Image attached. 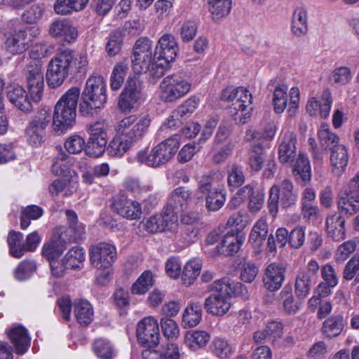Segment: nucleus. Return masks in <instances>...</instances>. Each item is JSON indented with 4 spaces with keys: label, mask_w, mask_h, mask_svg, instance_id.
I'll return each mask as SVG.
<instances>
[{
    "label": "nucleus",
    "mask_w": 359,
    "mask_h": 359,
    "mask_svg": "<svg viewBox=\"0 0 359 359\" xmlns=\"http://www.w3.org/2000/svg\"><path fill=\"white\" fill-rule=\"evenodd\" d=\"M151 123L149 114L130 115L115 126V135L107 151L111 156L122 157L148 133Z\"/></svg>",
    "instance_id": "f257e3e1"
},
{
    "label": "nucleus",
    "mask_w": 359,
    "mask_h": 359,
    "mask_svg": "<svg viewBox=\"0 0 359 359\" xmlns=\"http://www.w3.org/2000/svg\"><path fill=\"white\" fill-rule=\"evenodd\" d=\"M106 82L102 76L93 74L86 81L79 103V112L84 116H92L97 109L107 102Z\"/></svg>",
    "instance_id": "f03ea898"
},
{
    "label": "nucleus",
    "mask_w": 359,
    "mask_h": 359,
    "mask_svg": "<svg viewBox=\"0 0 359 359\" xmlns=\"http://www.w3.org/2000/svg\"><path fill=\"white\" fill-rule=\"evenodd\" d=\"M81 95L79 87L70 88L57 101L53 115L54 130L64 132L75 121L76 109Z\"/></svg>",
    "instance_id": "7ed1b4c3"
},
{
    "label": "nucleus",
    "mask_w": 359,
    "mask_h": 359,
    "mask_svg": "<svg viewBox=\"0 0 359 359\" xmlns=\"http://www.w3.org/2000/svg\"><path fill=\"white\" fill-rule=\"evenodd\" d=\"M180 144V134H175L153 147L149 154L145 149L139 151L135 160L140 164L157 168L168 163L176 154Z\"/></svg>",
    "instance_id": "20e7f679"
},
{
    "label": "nucleus",
    "mask_w": 359,
    "mask_h": 359,
    "mask_svg": "<svg viewBox=\"0 0 359 359\" xmlns=\"http://www.w3.org/2000/svg\"><path fill=\"white\" fill-rule=\"evenodd\" d=\"M212 287L215 291L205 299L204 308L212 316H223L231 306V294L234 287L229 278H222L214 282Z\"/></svg>",
    "instance_id": "39448f33"
},
{
    "label": "nucleus",
    "mask_w": 359,
    "mask_h": 359,
    "mask_svg": "<svg viewBox=\"0 0 359 359\" xmlns=\"http://www.w3.org/2000/svg\"><path fill=\"white\" fill-rule=\"evenodd\" d=\"M221 98L230 102V113L237 123H244L250 116L252 97L249 90L243 87H229L223 90Z\"/></svg>",
    "instance_id": "423d86ee"
},
{
    "label": "nucleus",
    "mask_w": 359,
    "mask_h": 359,
    "mask_svg": "<svg viewBox=\"0 0 359 359\" xmlns=\"http://www.w3.org/2000/svg\"><path fill=\"white\" fill-rule=\"evenodd\" d=\"M221 98L230 102V113L237 123H244L250 116L252 97L249 90L243 87H229L223 90Z\"/></svg>",
    "instance_id": "0eeeda50"
},
{
    "label": "nucleus",
    "mask_w": 359,
    "mask_h": 359,
    "mask_svg": "<svg viewBox=\"0 0 359 359\" xmlns=\"http://www.w3.org/2000/svg\"><path fill=\"white\" fill-rule=\"evenodd\" d=\"M298 199V193L294 190L293 182L285 179L279 184L273 185L269 191L268 208L269 212L275 217L278 212V205L283 209L293 207Z\"/></svg>",
    "instance_id": "6e6552de"
},
{
    "label": "nucleus",
    "mask_w": 359,
    "mask_h": 359,
    "mask_svg": "<svg viewBox=\"0 0 359 359\" xmlns=\"http://www.w3.org/2000/svg\"><path fill=\"white\" fill-rule=\"evenodd\" d=\"M73 51L65 50L56 54L49 62L46 72L48 85L53 88L60 86L72 72Z\"/></svg>",
    "instance_id": "1a4fd4ad"
},
{
    "label": "nucleus",
    "mask_w": 359,
    "mask_h": 359,
    "mask_svg": "<svg viewBox=\"0 0 359 359\" xmlns=\"http://www.w3.org/2000/svg\"><path fill=\"white\" fill-rule=\"evenodd\" d=\"M191 86L190 79L185 74L168 76L160 84L161 97L165 102H174L186 95L191 90Z\"/></svg>",
    "instance_id": "9d476101"
},
{
    "label": "nucleus",
    "mask_w": 359,
    "mask_h": 359,
    "mask_svg": "<svg viewBox=\"0 0 359 359\" xmlns=\"http://www.w3.org/2000/svg\"><path fill=\"white\" fill-rule=\"evenodd\" d=\"M51 113L42 109L37 111L28 122L25 136L27 143L34 147L41 145L46 140V128L50 121Z\"/></svg>",
    "instance_id": "9b49d317"
},
{
    "label": "nucleus",
    "mask_w": 359,
    "mask_h": 359,
    "mask_svg": "<svg viewBox=\"0 0 359 359\" xmlns=\"http://www.w3.org/2000/svg\"><path fill=\"white\" fill-rule=\"evenodd\" d=\"M87 131L89 137L86 142V154L94 158L101 156L108 142L107 124L104 121H96L87 126Z\"/></svg>",
    "instance_id": "f8f14e48"
},
{
    "label": "nucleus",
    "mask_w": 359,
    "mask_h": 359,
    "mask_svg": "<svg viewBox=\"0 0 359 359\" xmlns=\"http://www.w3.org/2000/svg\"><path fill=\"white\" fill-rule=\"evenodd\" d=\"M24 75L32 99L34 102H39L44 88L42 65L36 61H30L24 70Z\"/></svg>",
    "instance_id": "ddd939ff"
},
{
    "label": "nucleus",
    "mask_w": 359,
    "mask_h": 359,
    "mask_svg": "<svg viewBox=\"0 0 359 359\" xmlns=\"http://www.w3.org/2000/svg\"><path fill=\"white\" fill-rule=\"evenodd\" d=\"M138 342L147 348H154L160 339L159 327L157 319L148 316L140 320L136 329Z\"/></svg>",
    "instance_id": "4468645a"
},
{
    "label": "nucleus",
    "mask_w": 359,
    "mask_h": 359,
    "mask_svg": "<svg viewBox=\"0 0 359 359\" xmlns=\"http://www.w3.org/2000/svg\"><path fill=\"white\" fill-rule=\"evenodd\" d=\"M90 264L98 269H109L116 257V248L108 243H99L90 247Z\"/></svg>",
    "instance_id": "2eb2a0df"
},
{
    "label": "nucleus",
    "mask_w": 359,
    "mask_h": 359,
    "mask_svg": "<svg viewBox=\"0 0 359 359\" xmlns=\"http://www.w3.org/2000/svg\"><path fill=\"white\" fill-rule=\"evenodd\" d=\"M178 216L169 215L164 209L160 214L154 215L142 222L143 228L149 233L173 231L177 228Z\"/></svg>",
    "instance_id": "dca6fc26"
},
{
    "label": "nucleus",
    "mask_w": 359,
    "mask_h": 359,
    "mask_svg": "<svg viewBox=\"0 0 359 359\" xmlns=\"http://www.w3.org/2000/svg\"><path fill=\"white\" fill-rule=\"evenodd\" d=\"M111 210L116 214L128 219H140L142 215L141 204L128 199L123 195H118L112 198Z\"/></svg>",
    "instance_id": "f3484780"
},
{
    "label": "nucleus",
    "mask_w": 359,
    "mask_h": 359,
    "mask_svg": "<svg viewBox=\"0 0 359 359\" xmlns=\"http://www.w3.org/2000/svg\"><path fill=\"white\" fill-rule=\"evenodd\" d=\"M192 191L184 187H179L169 195L164 210L169 214L177 216V213L185 210L191 199Z\"/></svg>",
    "instance_id": "a211bd4d"
},
{
    "label": "nucleus",
    "mask_w": 359,
    "mask_h": 359,
    "mask_svg": "<svg viewBox=\"0 0 359 359\" xmlns=\"http://www.w3.org/2000/svg\"><path fill=\"white\" fill-rule=\"evenodd\" d=\"M178 50V44L175 36L170 34H165L158 39L154 56L155 59H162L170 62L175 59Z\"/></svg>",
    "instance_id": "6ab92c4d"
},
{
    "label": "nucleus",
    "mask_w": 359,
    "mask_h": 359,
    "mask_svg": "<svg viewBox=\"0 0 359 359\" xmlns=\"http://www.w3.org/2000/svg\"><path fill=\"white\" fill-rule=\"evenodd\" d=\"M330 162L332 173L341 176L348 162V149L342 144H333L330 147Z\"/></svg>",
    "instance_id": "aec40b11"
},
{
    "label": "nucleus",
    "mask_w": 359,
    "mask_h": 359,
    "mask_svg": "<svg viewBox=\"0 0 359 359\" xmlns=\"http://www.w3.org/2000/svg\"><path fill=\"white\" fill-rule=\"evenodd\" d=\"M32 31L33 29L27 28L16 32L6 41L7 50L13 54H20L25 52L29 47L32 40Z\"/></svg>",
    "instance_id": "412c9836"
},
{
    "label": "nucleus",
    "mask_w": 359,
    "mask_h": 359,
    "mask_svg": "<svg viewBox=\"0 0 359 359\" xmlns=\"http://www.w3.org/2000/svg\"><path fill=\"white\" fill-rule=\"evenodd\" d=\"M285 269L282 264L272 263L266 269L263 277L265 288L270 291L280 289L285 279Z\"/></svg>",
    "instance_id": "4be33fe9"
},
{
    "label": "nucleus",
    "mask_w": 359,
    "mask_h": 359,
    "mask_svg": "<svg viewBox=\"0 0 359 359\" xmlns=\"http://www.w3.org/2000/svg\"><path fill=\"white\" fill-rule=\"evenodd\" d=\"M10 102L24 113H30L33 106L29 96L25 88L19 85L10 86L7 92Z\"/></svg>",
    "instance_id": "5701e85b"
},
{
    "label": "nucleus",
    "mask_w": 359,
    "mask_h": 359,
    "mask_svg": "<svg viewBox=\"0 0 359 359\" xmlns=\"http://www.w3.org/2000/svg\"><path fill=\"white\" fill-rule=\"evenodd\" d=\"M49 32L50 35L62 37L68 42L75 40L78 36L76 28L66 18H58L53 22Z\"/></svg>",
    "instance_id": "b1692460"
},
{
    "label": "nucleus",
    "mask_w": 359,
    "mask_h": 359,
    "mask_svg": "<svg viewBox=\"0 0 359 359\" xmlns=\"http://www.w3.org/2000/svg\"><path fill=\"white\" fill-rule=\"evenodd\" d=\"M332 100L331 93L326 90L323 91L321 102L315 97L309 100L306 104V111L311 116L319 114L322 118H327L330 115Z\"/></svg>",
    "instance_id": "393cba45"
},
{
    "label": "nucleus",
    "mask_w": 359,
    "mask_h": 359,
    "mask_svg": "<svg viewBox=\"0 0 359 359\" xmlns=\"http://www.w3.org/2000/svg\"><path fill=\"white\" fill-rule=\"evenodd\" d=\"M309 31L308 10L304 6L295 8L292 14L291 32L297 37L304 36Z\"/></svg>",
    "instance_id": "a878e982"
},
{
    "label": "nucleus",
    "mask_w": 359,
    "mask_h": 359,
    "mask_svg": "<svg viewBox=\"0 0 359 359\" xmlns=\"http://www.w3.org/2000/svg\"><path fill=\"white\" fill-rule=\"evenodd\" d=\"M296 137L291 132L287 131L282 136L278 149L279 159L282 163L293 162L296 155Z\"/></svg>",
    "instance_id": "bb28decb"
},
{
    "label": "nucleus",
    "mask_w": 359,
    "mask_h": 359,
    "mask_svg": "<svg viewBox=\"0 0 359 359\" xmlns=\"http://www.w3.org/2000/svg\"><path fill=\"white\" fill-rule=\"evenodd\" d=\"M337 205L341 213L348 215L355 214L359 211V194L345 187L340 194Z\"/></svg>",
    "instance_id": "cd10ccee"
},
{
    "label": "nucleus",
    "mask_w": 359,
    "mask_h": 359,
    "mask_svg": "<svg viewBox=\"0 0 359 359\" xmlns=\"http://www.w3.org/2000/svg\"><path fill=\"white\" fill-rule=\"evenodd\" d=\"M8 336L18 354L22 355L28 350L31 339L24 327L18 325L13 327L8 332Z\"/></svg>",
    "instance_id": "c85d7f7f"
},
{
    "label": "nucleus",
    "mask_w": 359,
    "mask_h": 359,
    "mask_svg": "<svg viewBox=\"0 0 359 359\" xmlns=\"http://www.w3.org/2000/svg\"><path fill=\"white\" fill-rule=\"evenodd\" d=\"M243 241L238 233L233 230H229L224 236L222 243L216 247L217 252L224 256H231L238 252Z\"/></svg>",
    "instance_id": "c756f323"
},
{
    "label": "nucleus",
    "mask_w": 359,
    "mask_h": 359,
    "mask_svg": "<svg viewBox=\"0 0 359 359\" xmlns=\"http://www.w3.org/2000/svg\"><path fill=\"white\" fill-rule=\"evenodd\" d=\"M209 351L219 359H229L234 353L235 348L226 338L215 337L210 342Z\"/></svg>",
    "instance_id": "7c9ffc66"
},
{
    "label": "nucleus",
    "mask_w": 359,
    "mask_h": 359,
    "mask_svg": "<svg viewBox=\"0 0 359 359\" xmlns=\"http://www.w3.org/2000/svg\"><path fill=\"white\" fill-rule=\"evenodd\" d=\"M292 174L297 180H301V184L305 186L311 182V168L309 158L299 154L292 167Z\"/></svg>",
    "instance_id": "2f4dec72"
},
{
    "label": "nucleus",
    "mask_w": 359,
    "mask_h": 359,
    "mask_svg": "<svg viewBox=\"0 0 359 359\" xmlns=\"http://www.w3.org/2000/svg\"><path fill=\"white\" fill-rule=\"evenodd\" d=\"M345 219L339 215H332L327 217L326 220L327 233L329 237L335 241L345 238Z\"/></svg>",
    "instance_id": "473e14b6"
},
{
    "label": "nucleus",
    "mask_w": 359,
    "mask_h": 359,
    "mask_svg": "<svg viewBox=\"0 0 359 359\" xmlns=\"http://www.w3.org/2000/svg\"><path fill=\"white\" fill-rule=\"evenodd\" d=\"M221 177L218 173L210 172L208 174H205L199 177L197 180V187L198 193L203 196H206L210 194L211 192L217 191L220 189L217 182Z\"/></svg>",
    "instance_id": "72a5a7b5"
},
{
    "label": "nucleus",
    "mask_w": 359,
    "mask_h": 359,
    "mask_svg": "<svg viewBox=\"0 0 359 359\" xmlns=\"http://www.w3.org/2000/svg\"><path fill=\"white\" fill-rule=\"evenodd\" d=\"M202 306L199 302H191L182 313V324L184 327H194L201 320Z\"/></svg>",
    "instance_id": "f704fd0d"
},
{
    "label": "nucleus",
    "mask_w": 359,
    "mask_h": 359,
    "mask_svg": "<svg viewBox=\"0 0 359 359\" xmlns=\"http://www.w3.org/2000/svg\"><path fill=\"white\" fill-rule=\"evenodd\" d=\"M268 233L269 226L266 220L261 218L254 224L249 236V242L255 248H259L266 240Z\"/></svg>",
    "instance_id": "c9c22d12"
},
{
    "label": "nucleus",
    "mask_w": 359,
    "mask_h": 359,
    "mask_svg": "<svg viewBox=\"0 0 359 359\" xmlns=\"http://www.w3.org/2000/svg\"><path fill=\"white\" fill-rule=\"evenodd\" d=\"M66 242L60 236L53 238L50 242L44 244L42 253L49 261L55 260L66 249Z\"/></svg>",
    "instance_id": "e433bc0d"
},
{
    "label": "nucleus",
    "mask_w": 359,
    "mask_h": 359,
    "mask_svg": "<svg viewBox=\"0 0 359 359\" xmlns=\"http://www.w3.org/2000/svg\"><path fill=\"white\" fill-rule=\"evenodd\" d=\"M77 188L76 180L66 177L53 182L49 187V191L52 195H57L63 192L65 196H70L77 190Z\"/></svg>",
    "instance_id": "4c0bfd02"
},
{
    "label": "nucleus",
    "mask_w": 359,
    "mask_h": 359,
    "mask_svg": "<svg viewBox=\"0 0 359 359\" xmlns=\"http://www.w3.org/2000/svg\"><path fill=\"white\" fill-rule=\"evenodd\" d=\"M74 315L81 325L87 326L93 319L92 305L86 300L79 301L74 306Z\"/></svg>",
    "instance_id": "58836bf2"
},
{
    "label": "nucleus",
    "mask_w": 359,
    "mask_h": 359,
    "mask_svg": "<svg viewBox=\"0 0 359 359\" xmlns=\"http://www.w3.org/2000/svg\"><path fill=\"white\" fill-rule=\"evenodd\" d=\"M344 329L342 316H332L326 319L322 327V332L326 337L332 338L339 336Z\"/></svg>",
    "instance_id": "ea45409f"
},
{
    "label": "nucleus",
    "mask_w": 359,
    "mask_h": 359,
    "mask_svg": "<svg viewBox=\"0 0 359 359\" xmlns=\"http://www.w3.org/2000/svg\"><path fill=\"white\" fill-rule=\"evenodd\" d=\"M86 259L84 250L79 246L71 248L63 258V263L69 269H81Z\"/></svg>",
    "instance_id": "a19ab883"
},
{
    "label": "nucleus",
    "mask_w": 359,
    "mask_h": 359,
    "mask_svg": "<svg viewBox=\"0 0 359 359\" xmlns=\"http://www.w3.org/2000/svg\"><path fill=\"white\" fill-rule=\"evenodd\" d=\"M202 267L201 261L194 259L188 262L182 272V280L184 285H191L199 276Z\"/></svg>",
    "instance_id": "79ce46f5"
},
{
    "label": "nucleus",
    "mask_w": 359,
    "mask_h": 359,
    "mask_svg": "<svg viewBox=\"0 0 359 359\" xmlns=\"http://www.w3.org/2000/svg\"><path fill=\"white\" fill-rule=\"evenodd\" d=\"M210 339V335L207 332L195 330L185 335L184 341L190 348L196 351L206 346Z\"/></svg>",
    "instance_id": "37998d69"
},
{
    "label": "nucleus",
    "mask_w": 359,
    "mask_h": 359,
    "mask_svg": "<svg viewBox=\"0 0 359 359\" xmlns=\"http://www.w3.org/2000/svg\"><path fill=\"white\" fill-rule=\"evenodd\" d=\"M154 275L151 271H144L131 286V292L134 294H144L154 285Z\"/></svg>",
    "instance_id": "c03bdc74"
},
{
    "label": "nucleus",
    "mask_w": 359,
    "mask_h": 359,
    "mask_svg": "<svg viewBox=\"0 0 359 359\" xmlns=\"http://www.w3.org/2000/svg\"><path fill=\"white\" fill-rule=\"evenodd\" d=\"M66 215L69 222L68 233H71V238L75 241L81 240L86 234L85 226L77 221V215L73 210H67Z\"/></svg>",
    "instance_id": "a18cd8bd"
},
{
    "label": "nucleus",
    "mask_w": 359,
    "mask_h": 359,
    "mask_svg": "<svg viewBox=\"0 0 359 359\" xmlns=\"http://www.w3.org/2000/svg\"><path fill=\"white\" fill-rule=\"evenodd\" d=\"M209 11L215 20L229 15L231 10L232 0H208Z\"/></svg>",
    "instance_id": "49530a36"
},
{
    "label": "nucleus",
    "mask_w": 359,
    "mask_h": 359,
    "mask_svg": "<svg viewBox=\"0 0 359 359\" xmlns=\"http://www.w3.org/2000/svg\"><path fill=\"white\" fill-rule=\"evenodd\" d=\"M125 189L134 194L135 196H141L153 189V186L149 182H144L138 179L128 177L123 183Z\"/></svg>",
    "instance_id": "de8ad7c7"
},
{
    "label": "nucleus",
    "mask_w": 359,
    "mask_h": 359,
    "mask_svg": "<svg viewBox=\"0 0 359 359\" xmlns=\"http://www.w3.org/2000/svg\"><path fill=\"white\" fill-rule=\"evenodd\" d=\"M175 233V241L182 247H186L194 242V238L196 236L195 232V227H187L180 226L177 222V228L175 231H171Z\"/></svg>",
    "instance_id": "09e8293b"
},
{
    "label": "nucleus",
    "mask_w": 359,
    "mask_h": 359,
    "mask_svg": "<svg viewBox=\"0 0 359 359\" xmlns=\"http://www.w3.org/2000/svg\"><path fill=\"white\" fill-rule=\"evenodd\" d=\"M22 238V233L19 231L12 230L8 233L7 242L9 251L15 258H20L24 255L23 244H20Z\"/></svg>",
    "instance_id": "8fccbe9b"
},
{
    "label": "nucleus",
    "mask_w": 359,
    "mask_h": 359,
    "mask_svg": "<svg viewBox=\"0 0 359 359\" xmlns=\"http://www.w3.org/2000/svg\"><path fill=\"white\" fill-rule=\"evenodd\" d=\"M266 160V152L263 146L257 144L252 146L250 153L249 165L255 171H259L263 168Z\"/></svg>",
    "instance_id": "3c124183"
},
{
    "label": "nucleus",
    "mask_w": 359,
    "mask_h": 359,
    "mask_svg": "<svg viewBox=\"0 0 359 359\" xmlns=\"http://www.w3.org/2000/svg\"><path fill=\"white\" fill-rule=\"evenodd\" d=\"M154 60L152 53H134L132 57V67L136 74H141L148 70L151 62Z\"/></svg>",
    "instance_id": "603ef678"
},
{
    "label": "nucleus",
    "mask_w": 359,
    "mask_h": 359,
    "mask_svg": "<svg viewBox=\"0 0 359 359\" xmlns=\"http://www.w3.org/2000/svg\"><path fill=\"white\" fill-rule=\"evenodd\" d=\"M287 87L285 85H279L276 87L273 92V104L276 114L284 111L287 104Z\"/></svg>",
    "instance_id": "864d4df0"
},
{
    "label": "nucleus",
    "mask_w": 359,
    "mask_h": 359,
    "mask_svg": "<svg viewBox=\"0 0 359 359\" xmlns=\"http://www.w3.org/2000/svg\"><path fill=\"white\" fill-rule=\"evenodd\" d=\"M320 144L325 148L332 147L333 144H340L339 137L330 131V126L327 123H322L318 132Z\"/></svg>",
    "instance_id": "5fc2aeb1"
},
{
    "label": "nucleus",
    "mask_w": 359,
    "mask_h": 359,
    "mask_svg": "<svg viewBox=\"0 0 359 359\" xmlns=\"http://www.w3.org/2000/svg\"><path fill=\"white\" fill-rule=\"evenodd\" d=\"M128 69V64L123 62H119L115 65L110 79V85L112 90H116L121 87Z\"/></svg>",
    "instance_id": "6e6d98bb"
},
{
    "label": "nucleus",
    "mask_w": 359,
    "mask_h": 359,
    "mask_svg": "<svg viewBox=\"0 0 359 359\" xmlns=\"http://www.w3.org/2000/svg\"><path fill=\"white\" fill-rule=\"evenodd\" d=\"M93 349L95 355L102 359H111L115 355L112 345L105 339L95 340Z\"/></svg>",
    "instance_id": "4d7b16f0"
},
{
    "label": "nucleus",
    "mask_w": 359,
    "mask_h": 359,
    "mask_svg": "<svg viewBox=\"0 0 359 359\" xmlns=\"http://www.w3.org/2000/svg\"><path fill=\"white\" fill-rule=\"evenodd\" d=\"M311 280L310 276L305 271H300L296 278L295 292L299 297H306L311 290Z\"/></svg>",
    "instance_id": "13d9d810"
},
{
    "label": "nucleus",
    "mask_w": 359,
    "mask_h": 359,
    "mask_svg": "<svg viewBox=\"0 0 359 359\" xmlns=\"http://www.w3.org/2000/svg\"><path fill=\"white\" fill-rule=\"evenodd\" d=\"M205 197L206 208L210 211H217L224 205L226 201V193L222 189H220L211 192L210 194Z\"/></svg>",
    "instance_id": "bf43d9fd"
},
{
    "label": "nucleus",
    "mask_w": 359,
    "mask_h": 359,
    "mask_svg": "<svg viewBox=\"0 0 359 359\" xmlns=\"http://www.w3.org/2000/svg\"><path fill=\"white\" fill-rule=\"evenodd\" d=\"M352 79L351 69L346 66L335 68L330 76L332 85L344 86L348 83Z\"/></svg>",
    "instance_id": "052dcab7"
},
{
    "label": "nucleus",
    "mask_w": 359,
    "mask_h": 359,
    "mask_svg": "<svg viewBox=\"0 0 359 359\" xmlns=\"http://www.w3.org/2000/svg\"><path fill=\"white\" fill-rule=\"evenodd\" d=\"M36 265L34 261L23 260L14 270L13 276L18 280L29 278L36 271Z\"/></svg>",
    "instance_id": "680f3d73"
},
{
    "label": "nucleus",
    "mask_w": 359,
    "mask_h": 359,
    "mask_svg": "<svg viewBox=\"0 0 359 359\" xmlns=\"http://www.w3.org/2000/svg\"><path fill=\"white\" fill-rule=\"evenodd\" d=\"M280 295L283 300L284 309L288 314H294L299 311L300 304L294 302L290 286L285 287L280 292Z\"/></svg>",
    "instance_id": "e2e57ef3"
},
{
    "label": "nucleus",
    "mask_w": 359,
    "mask_h": 359,
    "mask_svg": "<svg viewBox=\"0 0 359 359\" xmlns=\"http://www.w3.org/2000/svg\"><path fill=\"white\" fill-rule=\"evenodd\" d=\"M65 147L69 154H77L85 151L86 140L79 135L69 136L65 142Z\"/></svg>",
    "instance_id": "0e129e2a"
},
{
    "label": "nucleus",
    "mask_w": 359,
    "mask_h": 359,
    "mask_svg": "<svg viewBox=\"0 0 359 359\" xmlns=\"http://www.w3.org/2000/svg\"><path fill=\"white\" fill-rule=\"evenodd\" d=\"M123 36L120 31H115L109 36L106 51L109 56L117 55L121 49Z\"/></svg>",
    "instance_id": "69168bd1"
},
{
    "label": "nucleus",
    "mask_w": 359,
    "mask_h": 359,
    "mask_svg": "<svg viewBox=\"0 0 359 359\" xmlns=\"http://www.w3.org/2000/svg\"><path fill=\"white\" fill-rule=\"evenodd\" d=\"M163 335L168 339H175L180 335V328L176 322L170 318H162L160 320Z\"/></svg>",
    "instance_id": "338daca9"
},
{
    "label": "nucleus",
    "mask_w": 359,
    "mask_h": 359,
    "mask_svg": "<svg viewBox=\"0 0 359 359\" xmlns=\"http://www.w3.org/2000/svg\"><path fill=\"white\" fill-rule=\"evenodd\" d=\"M245 177L242 167L237 164H232L228 167V183L229 186L238 187L243 184Z\"/></svg>",
    "instance_id": "774afa93"
}]
</instances>
